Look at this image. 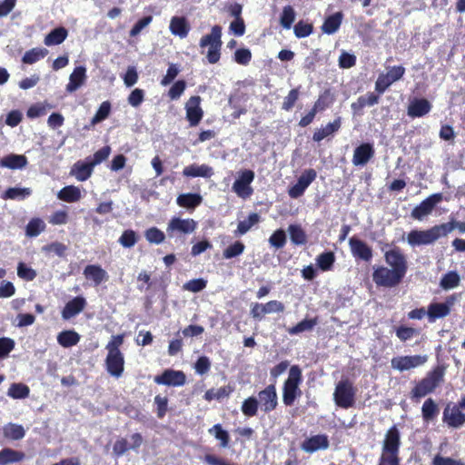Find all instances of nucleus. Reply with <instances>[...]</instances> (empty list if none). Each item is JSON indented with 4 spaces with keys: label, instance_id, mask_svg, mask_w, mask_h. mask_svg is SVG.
I'll list each match as a JSON object with an SVG mask.
<instances>
[{
    "label": "nucleus",
    "instance_id": "338daca9",
    "mask_svg": "<svg viewBox=\"0 0 465 465\" xmlns=\"http://www.w3.org/2000/svg\"><path fill=\"white\" fill-rule=\"evenodd\" d=\"M211 361L207 356H200L194 363L195 372L199 375L206 374L211 369Z\"/></svg>",
    "mask_w": 465,
    "mask_h": 465
},
{
    "label": "nucleus",
    "instance_id": "7ed1b4c3",
    "mask_svg": "<svg viewBox=\"0 0 465 465\" xmlns=\"http://www.w3.org/2000/svg\"><path fill=\"white\" fill-rule=\"evenodd\" d=\"M302 382V369L298 365H292L282 386V402L286 407L292 406L295 401L302 396V392L300 389Z\"/></svg>",
    "mask_w": 465,
    "mask_h": 465
},
{
    "label": "nucleus",
    "instance_id": "4c0bfd02",
    "mask_svg": "<svg viewBox=\"0 0 465 465\" xmlns=\"http://www.w3.org/2000/svg\"><path fill=\"white\" fill-rule=\"evenodd\" d=\"M208 432L219 440V446L223 449L228 448L230 445V435L222 424L217 423L208 430Z\"/></svg>",
    "mask_w": 465,
    "mask_h": 465
},
{
    "label": "nucleus",
    "instance_id": "4be33fe9",
    "mask_svg": "<svg viewBox=\"0 0 465 465\" xmlns=\"http://www.w3.org/2000/svg\"><path fill=\"white\" fill-rule=\"evenodd\" d=\"M432 108V104L426 98H413L410 101L407 114L411 118H420L428 114Z\"/></svg>",
    "mask_w": 465,
    "mask_h": 465
},
{
    "label": "nucleus",
    "instance_id": "3c124183",
    "mask_svg": "<svg viewBox=\"0 0 465 465\" xmlns=\"http://www.w3.org/2000/svg\"><path fill=\"white\" fill-rule=\"evenodd\" d=\"M139 240L137 232L132 229H128L123 232L122 235L118 239V242L124 248L134 247Z\"/></svg>",
    "mask_w": 465,
    "mask_h": 465
},
{
    "label": "nucleus",
    "instance_id": "79ce46f5",
    "mask_svg": "<svg viewBox=\"0 0 465 465\" xmlns=\"http://www.w3.org/2000/svg\"><path fill=\"white\" fill-rule=\"evenodd\" d=\"M318 317L312 319H304L298 322L296 325L288 329V332L291 335H296L306 331H312L314 326L318 324Z\"/></svg>",
    "mask_w": 465,
    "mask_h": 465
},
{
    "label": "nucleus",
    "instance_id": "9d476101",
    "mask_svg": "<svg viewBox=\"0 0 465 465\" xmlns=\"http://www.w3.org/2000/svg\"><path fill=\"white\" fill-rule=\"evenodd\" d=\"M443 200L441 193H436L430 194L424 199L419 205L414 207L411 213V216L418 221L423 220L424 217L428 216L432 213L435 206Z\"/></svg>",
    "mask_w": 465,
    "mask_h": 465
},
{
    "label": "nucleus",
    "instance_id": "423d86ee",
    "mask_svg": "<svg viewBox=\"0 0 465 465\" xmlns=\"http://www.w3.org/2000/svg\"><path fill=\"white\" fill-rule=\"evenodd\" d=\"M445 236L442 224L434 225L428 230H411L407 235V242L411 246L428 245L436 242L440 237Z\"/></svg>",
    "mask_w": 465,
    "mask_h": 465
},
{
    "label": "nucleus",
    "instance_id": "5701e85b",
    "mask_svg": "<svg viewBox=\"0 0 465 465\" xmlns=\"http://www.w3.org/2000/svg\"><path fill=\"white\" fill-rule=\"evenodd\" d=\"M83 274L94 286H99L108 280V274L99 264H89L84 267Z\"/></svg>",
    "mask_w": 465,
    "mask_h": 465
},
{
    "label": "nucleus",
    "instance_id": "603ef678",
    "mask_svg": "<svg viewBox=\"0 0 465 465\" xmlns=\"http://www.w3.org/2000/svg\"><path fill=\"white\" fill-rule=\"evenodd\" d=\"M460 278L457 272L450 271L445 273L440 280V286L444 290H450L460 284Z\"/></svg>",
    "mask_w": 465,
    "mask_h": 465
},
{
    "label": "nucleus",
    "instance_id": "5fc2aeb1",
    "mask_svg": "<svg viewBox=\"0 0 465 465\" xmlns=\"http://www.w3.org/2000/svg\"><path fill=\"white\" fill-rule=\"evenodd\" d=\"M144 237L150 243L160 244L164 242L165 234L157 227H150L144 232Z\"/></svg>",
    "mask_w": 465,
    "mask_h": 465
},
{
    "label": "nucleus",
    "instance_id": "6ab92c4d",
    "mask_svg": "<svg viewBox=\"0 0 465 465\" xmlns=\"http://www.w3.org/2000/svg\"><path fill=\"white\" fill-rule=\"evenodd\" d=\"M107 372L113 377L119 378L124 371V356L122 352H107L105 358Z\"/></svg>",
    "mask_w": 465,
    "mask_h": 465
},
{
    "label": "nucleus",
    "instance_id": "c03bdc74",
    "mask_svg": "<svg viewBox=\"0 0 465 465\" xmlns=\"http://www.w3.org/2000/svg\"><path fill=\"white\" fill-rule=\"evenodd\" d=\"M259 401L256 397L250 396L245 399L241 406L242 414L246 417H254L258 414Z\"/></svg>",
    "mask_w": 465,
    "mask_h": 465
},
{
    "label": "nucleus",
    "instance_id": "8fccbe9b",
    "mask_svg": "<svg viewBox=\"0 0 465 465\" xmlns=\"http://www.w3.org/2000/svg\"><path fill=\"white\" fill-rule=\"evenodd\" d=\"M52 108L54 105L48 103H36L28 108L26 115L28 118L34 119L46 114L47 111Z\"/></svg>",
    "mask_w": 465,
    "mask_h": 465
},
{
    "label": "nucleus",
    "instance_id": "4468645a",
    "mask_svg": "<svg viewBox=\"0 0 465 465\" xmlns=\"http://www.w3.org/2000/svg\"><path fill=\"white\" fill-rule=\"evenodd\" d=\"M197 228V223L191 218L182 219L173 217L167 225V233L169 237H173L175 233L190 234Z\"/></svg>",
    "mask_w": 465,
    "mask_h": 465
},
{
    "label": "nucleus",
    "instance_id": "ea45409f",
    "mask_svg": "<svg viewBox=\"0 0 465 465\" xmlns=\"http://www.w3.org/2000/svg\"><path fill=\"white\" fill-rule=\"evenodd\" d=\"M288 232L294 245H304L307 242L306 232L300 224H290Z\"/></svg>",
    "mask_w": 465,
    "mask_h": 465
},
{
    "label": "nucleus",
    "instance_id": "c85d7f7f",
    "mask_svg": "<svg viewBox=\"0 0 465 465\" xmlns=\"http://www.w3.org/2000/svg\"><path fill=\"white\" fill-rule=\"evenodd\" d=\"M183 174L186 177H204L210 178L213 174V168L207 164H191L183 170Z\"/></svg>",
    "mask_w": 465,
    "mask_h": 465
},
{
    "label": "nucleus",
    "instance_id": "7c9ffc66",
    "mask_svg": "<svg viewBox=\"0 0 465 465\" xmlns=\"http://www.w3.org/2000/svg\"><path fill=\"white\" fill-rule=\"evenodd\" d=\"M380 95L378 93L370 92L366 95L358 97L357 101L351 104L352 111L360 113L365 106H373L379 104Z\"/></svg>",
    "mask_w": 465,
    "mask_h": 465
},
{
    "label": "nucleus",
    "instance_id": "de8ad7c7",
    "mask_svg": "<svg viewBox=\"0 0 465 465\" xmlns=\"http://www.w3.org/2000/svg\"><path fill=\"white\" fill-rule=\"evenodd\" d=\"M422 418L425 421L432 420L439 414V408L433 399H427L421 408Z\"/></svg>",
    "mask_w": 465,
    "mask_h": 465
},
{
    "label": "nucleus",
    "instance_id": "69168bd1",
    "mask_svg": "<svg viewBox=\"0 0 465 465\" xmlns=\"http://www.w3.org/2000/svg\"><path fill=\"white\" fill-rule=\"evenodd\" d=\"M269 242L272 246L280 249L286 243V234L282 229L276 230L269 238Z\"/></svg>",
    "mask_w": 465,
    "mask_h": 465
},
{
    "label": "nucleus",
    "instance_id": "58836bf2",
    "mask_svg": "<svg viewBox=\"0 0 465 465\" xmlns=\"http://www.w3.org/2000/svg\"><path fill=\"white\" fill-rule=\"evenodd\" d=\"M260 222V215L257 213H252L244 221H240L237 229L234 231V235H243L251 230V228Z\"/></svg>",
    "mask_w": 465,
    "mask_h": 465
},
{
    "label": "nucleus",
    "instance_id": "f257e3e1",
    "mask_svg": "<svg viewBox=\"0 0 465 465\" xmlns=\"http://www.w3.org/2000/svg\"><path fill=\"white\" fill-rule=\"evenodd\" d=\"M385 262L390 266H378L373 270L372 281L378 287L393 288L398 286L404 279L408 271L407 257L402 250L394 246L384 251Z\"/></svg>",
    "mask_w": 465,
    "mask_h": 465
},
{
    "label": "nucleus",
    "instance_id": "2f4dec72",
    "mask_svg": "<svg viewBox=\"0 0 465 465\" xmlns=\"http://www.w3.org/2000/svg\"><path fill=\"white\" fill-rule=\"evenodd\" d=\"M27 164V158L22 154L10 153L0 161L2 167H6L12 170L22 169Z\"/></svg>",
    "mask_w": 465,
    "mask_h": 465
},
{
    "label": "nucleus",
    "instance_id": "412c9836",
    "mask_svg": "<svg viewBox=\"0 0 465 465\" xmlns=\"http://www.w3.org/2000/svg\"><path fill=\"white\" fill-rule=\"evenodd\" d=\"M375 150L371 143H362L354 149L352 155V164L355 166H364L374 156Z\"/></svg>",
    "mask_w": 465,
    "mask_h": 465
},
{
    "label": "nucleus",
    "instance_id": "bf43d9fd",
    "mask_svg": "<svg viewBox=\"0 0 465 465\" xmlns=\"http://www.w3.org/2000/svg\"><path fill=\"white\" fill-rule=\"evenodd\" d=\"M111 112V104L109 101L103 102L98 110L96 111L94 116L91 120V125H95L96 124L105 120Z\"/></svg>",
    "mask_w": 465,
    "mask_h": 465
},
{
    "label": "nucleus",
    "instance_id": "ddd939ff",
    "mask_svg": "<svg viewBox=\"0 0 465 465\" xmlns=\"http://www.w3.org/2000/svg\"><path fill=\"white\" fill-rule=\"evenodd\" d=\"M456 302L454 294L446 298L444 302H431L428 306L427 315L430 322H435L437 319L444 318L450 313L451 307Z\"/></svg>",
    "mask_w": 465,
    "mask_h": 465
},
{
    "label": "nucleus",
    "instance_id": "49530a36",
    "mask_svg": "<svg viewBox=\"0 0 465 465\" xmlns=\"http://www.w3.org/2000/svg\"><path fill=\"white\" fill-rule=\"evenodd\" d=\"M47 54L48 51L45 48H32L25 53L22 57V62L24 64H32L43 59Z\"/></svg>",
    "mask_w": 465,
    "mask_h": 465
},
{
    "label": "nucleus",
    "instance_id": "2eb2a0df",
    "mask_svg": "<svg viewBox=\"0 0 465 465\" xmlns=\"http://www.w3.org/2000/svg\"><path fill=\"white\" fill-rule=\"evenodd\" d=\"M427 359L426 355L397 356L391 359V363L394 370L405 371L423 365Z\"/></svg>",
    "mask_w": 465,
    "mask_h": 465
},
{
    "label": "nucleus",
    "instance_id": "f3484780",
    "mask_svg": "<svg viewBox=\"0 0 465 465\" xmlns=\"http://www.w3.org/2000/svg\"><path fill=\"white\" fill-rule=\"evenodd\" d=\"M330 447L329 437L326 434H316L306 438L301 443V449L306 453L325 450Z\"/></svg>",
    "mask_w": 465,
    "mask_h": 465
},
{
    "label": "nucleus",
    "instance_id": "a19ab883",
    "mask_svg": "<svg viewBox=\"0 0 465 465\" xmlns=\"http://www.w3.org/2000/svg\"><path fill=\"white\" fill-rule=\"evenodd\" d=\"M335 262L333 252H323L316 257V264L322 272L331 271Z\"/></svg>",
    "mask_w": 465,
    "mask_h": 465
},
{
    "label": "nucleus",
    "instance_id": "c9c22d12",
    "mask_svg": "<svg viewBox=\"0 0 465 465\" xmlns=\"http://www.w3.org/2000/svg\"><path fill=\"white\" fill-rule=\"evenodd\" d=\"M57 197L66 203H75L81 199L82 193L77 186L66 185L58 192Z\"/></svg>",
    "mask_w": 465,
    "mask_h": 465
},
{
    "label": "nucleus",
    "instance_id": "473e14b6",
    "mask_svg": "<svg viewBox=\"0 0 465 465\" xmlns=\"http://www.w3.org/2000/svg\"><path fill=\"white\" fill-rule=\"evenodd\" d=\"M68 31L64 26H59L53 29L45 37L44 43L47 46L58 45L62 44L67 37Z\"/></svg>",
    "mask_w": 465,
    "mask_h": 465
},
{
    "label": "nucleus",
    "instance_id": "a18cd8bd",
    "mask_svg": "<svg viewBox=\"0 0 465 465\" xmlns=\"http://www.w3.org/2000/svg\"><path fill=\"white\" fill-rule=\"evenodd\" d=\"M30 394V389L24 383H12L7 391V395L12 399H25Z\"/></svg>",
    "mask_w": 465,
    "mask_h": 465
},
{
    "label": "nucleus",
    "instance_id": "f8f14e48",
    "mask_svg": "<svg viewBox=\"0 0 465 465\" xmlns=\"http://www.w3.org/2000/svg\"><path fill=\"white\" fill-rule=\"evenodd\" d=\"M259 407L264 413L273 411L278 406V396L275 384H269L258 392Z\"/></svg>",
    "mask_w": 465,
    "mask_h": 465
},
{
    "label": "nucleus",
    "instance_id": "13d9d810",
    "mask_svg": "<svg viewBox=\"0 0 465 465\" xmlns=\"http://www.w3.org/2000/svg\"><path fill=\"white\" fill-rule=\"evenodd\" d=\"M25 430L22 425L18 424H9L8 426L4 428V435L5 437L11 440H21L25 437Z\"/></svg>",
    "mask_w": 465,
    "mask_h": 465
},
{
    "label": "nucleus",
    "instance_id": "9b49d317",
    "mask_svg": "<svg viewBox=\"0 0 465 465\" xmlns=\"http://www.w3.org/2000/svg\"><path fill=\"white\" fill-rule=\"evenodd\" d=\"M460 405V401L453 405L449 403L443 411L442 420L450 428H460L465 423V413L461 411L465 407Z\"/></svg>",
    "mask_w": 465,
    "mask_h": 465
},
{
    "label": "nucleus",
    "instance_id": "4d7b16f0",
    "mask_svg": "<svg viewBox=\"0 0 465 465\" xmlns=\"http://www.w3.org/2000/svg\"><path fill=\"white\" fill-rule=\"evenodd\" d=\"M293 32L297 38H305L313 32V25L312 23L300 20L294 26Z\"/></svg>",
    "mask_w": 465,
    "mask_h": 465
},
{
    "label": "nucleus",
    "instance_id": "b1692460",
    "mask_svg": "<svg viewBox=\"0 0 465 465\" xmlns=\"http://www.w3.org/2000/svg\"><path fill=\"white\" fill-rule=\"evenodd\" d=\"M86 306V300L83 296H76L70 300L62 310L64 320H69L79 314Z\"/></svg>",
    "mask_w": 465,
    "mask_h": 465
},
{
    "label": "nucleus",
    "instance_id": "393cba45",
    "mask_svg": "<svg viewBox=\"0 0 465 465\" xmlns=\"http://www.w3.org/2000/svg\"><path fill=\"white\" fill-rule=\"evenodd\" d=\"M169 30L173 35L183 39L187 37L191 30V25L185 16L175 15L170 20Z\"/></svg>",
    "mask_w": 465,
    "mask_h": 465
},
{
    "label": "nucleus",
    "instance_id": "bb28decb",
    "mask_svg": "<svg viewBox=\"0 0 465 465\" xmlns=\"http://www.w3.org/2000/svg\"><path fill=\"white\" fill-rule=\"evenodd\" d=\"M343 16H344L343 13L341 11L336 12L331 15H328L324 19V21L321 26L322 33H324L326 35L335 34L341 27V25L343 20Z\"/></svg>",
    "mask_w": 465,
    "mask_h": 465
},
{
    "label": "nucleus",
    "instance_id": "37998d69",
    "mask_svg": "<svg viewBox=\"0 0 465 465\" xmlns=\"http://www.w3.org/2000/svg\"><path fill=\"white\" fill-rule=\"evenodd\" d=\"M45 230V223L41 218H32L25 226V235L33 238Z\"/></svg>",
    "mask_w": 465,
    "mask_h": 465
},
{
    "label": "nucleus",
    "instance_id": "1a4fd4ad",
    "mask_svg": "<svg viewBox=\"0 0 465 465\" xmlns=\"http://www.w3.org/2000/svg\"><path fill=\"white\" fill-rule=\"evenodd\" d=\"M254 172L249 169H245L240 172L239 177L234 181L232 184L233 192L243 199L249 198L253 189L251 187V183L254 180Z\"/></svg>",
    "mask_w": 465,
    "mask_h": 465
},
{
    "label": "nucleus",
    "instance_id": "cd10ccee",
    "mask_svg": "<svg viewBox=\"0 0 465 465\" xmlns=\"http://www.w3.org/2000/svg\"><path fill=\"white\" fill-rule=\"evenodd\" d=\"M94 166L89 162V158L86 159V162L77 161L71 171V173L74 175V177L80 181H86L93 173Z\"/></svg>",
    "mask_w": 465,
    "mask_h": 465
},
{
    "label": "nucleus",
    "instance_id": "e2e57ef3",
    "mask_svg": "<svg viewBox=\"0 0 465 465\" xmlns=\"http://www.w3.org/2000/svg\"><path fill=\"white\" fill-rule=\"evenodd\" d=\"M17 275L25 281H33L36 277V272L25 262H19L17 265Z\"/></svg>",
    "mask_w": 465,
    "mask_h": 465
},
{
    "label": "nucleus",
    "instance_id": "e433bc0d",
    "mask_svg": "<svg viewBox=\"0 0 465 465\" xmlns=\"http://www.w3.org/2000/svg\"><path fill=\"white\" fill-rule=\"evenodd\" d=\"M80 335L74 330L63 331L57 335L58 343L64 348L76 345L80 341Z\"/></svg>",
    "mask_w": 465,
    "mask_h": 465
},
{
    "label": "nucleus",
    "instance_id": "f704fd0d",
    "mask_svg": "<svg viewBox=\"0 0 465 465\" xmlns=\"http://www.w3.org/2000/svg\"><path fill=\"white\" fill-rule=\"evenodd\" d=\"M335 101V96L330 88L325 89L319 94L312 108L317 112H322L329 108Z\"/></svg>",
    "mask_w": 465,
    "mask_h": 465
},
{
    "label": "nucleus",
    "instance_id": "20e7f679",
    "mask_svg": "<svg viewBox=\"0 0 465 465\" xmlns=\"http://www.w3.org/2000/svg\"><path fill=\"white\" fill-rule=\"evenodd\" d=\"M222 26L215 25L212 27L211 33L203 35L200 39L199 45L201 48L209 46L206 58L210 64H216L221 58L222 41Z\"/></svg>",
    "mask_w": 465,
    "mask_h": 465
},
{
    "label": "nucleus",
    "instance_id": "6e6d98bb",
    "mask_svg": "<svg viewBox=\"0 0 465 465\" xmlns=\"http://www.w3.org/2000/svg\"><path fill=\"white\" fill-rule=\"evenodd\" d=\"M244 250V243L241 241H236L223 250V256L224 259H232L242 254Z\"/></svg>",
    "mask_w": 465,
    "mask_h": 465
},
{
    "label": "nucleus",
    "instance_id": "680f3d73",
    "mask_svg": "<svg viewBox=\"0 0 465 465\" xmlns=\"http://www.w3.org/2000/svg\"><path fill=\"white\" fill-rule=\"evenodd\" d=\"M396 336L400 339L401 341H406L408 340L412 339L414 336L419 334L418 330L405 326L401 325L395 329Z\"/></svg>",
    "mask_w": 465,
    "mask_h": 465
},
{
    "label": "nucleus",
    "instance_id": "a211bd4d",
    "mask_svg": "<svg viewBox=\"0 0 465 465\" xmlns=\"http://www.w3.org/2000/svg\"><path fill=\"white\" fill-rule=\"evenodd\" d=\"M201 97L199 95L191 96L185 104L186 119L190 126H196L202 121L203 111L200 106Z\"/></svg>",
    "mask_w": 465,
    "mask_h": 465
},
{
    "label": "nucleus",
    "instance_id": "a878e982",
    "mask_svg": "<svg viewBox=\"0 0 465 465\" xmlns=\"http://www.w3.org/2000/svg\"><path fill=\"white\" fill-rule=\"evenodd\" d=\"M86 80V68L84 66H77L74 69L69 76V83L66 84L65 90L73 93L79 89Z\"/></svg>",
    "mask_w": 465,
    "mask_h": 465
},
{
    "label": "nucleus",
    "instance_id": "c756f323",
    "mask_svg": "<svg viewBox=\"0 0 465 465\" xmlns=\"http://www.w3.org/2000/svg\"><path fill=\"white\" fill-rule=\"evenodd\" d=\"M341 125V117H337L333 120V122L329 123L325 127H322L321 129H317L312 135V140L314 142L320 143L327 136L336 133L339 131Z\"/></svg>",
    "mask_w": 465,
    "mask_h": 465
},
{
    "label": "nucleus",
    "instance_id": "f03ea898",
    "mask_svg": "<svg viewBox=\"0 0 465 465\" xmlns=\"http://www.w3.org/2000/svg\"><path fill=\"white\" fill-rule=\"evenodd\" d=\"M445 367L437 365L424 378L416 382L410 393L411 401H418L420 398L433 392L443 381Z\"/></svg>",
    "mask_w": 465,
    "mask_h": 465
},
{
    "label": "nucleus",
    "instance_id": "dca6fc26",
    "mask_svg": "<svg viewBox=\"0 0 465 465\" xmlns=\"http://www.w3.org/2000/svg\"><path fill=\"white\" fill-rule=\"evenodd\" d=\"M157 384L166 386H183L186 382V376L182 371L165 370L161 375H156L153 379Z\"/></svg>",
    "mask_w": 465,
    "mask_h": 465
},
{
    "label": "nucleus",
    "instance_id": "052dcab7",
    "mask_svg": "<svg viewBox=\"0 0 465 465\" xmlns=\"http://www.w3.org/2000/svg\"><path fill=\"white\" fill-rule=\"evenodd\" d=\"M300 97V87L293 88L289 91L288 94L284 97L282 104V109L289 112L291 111Z\"/></svg>",
    "mask_w": 465,
    "mask_h": 465
},
{
    "label": "nucleus",
    "instance_id": "774afa93",
    "mask_svg": "<svg viewBox=\"0 0 465 465\" xmlns=\"http://www.w3.org/2000/svg\"><path fill=\"white\" fill-rule=\"evenodd\" d=\"M186 88L184 80L176 81L168 91V95L172 100H177L183 94Z\"/></svg>",
    "mask_w": 465,
    "mask_h": 465
},
{
    "label": "nucleus",
    "instance_id": "0eeeda50",
    "mask_svg": "<svg viewBox=\"0 0 465 465\" xmlns=\"http://www.w3.org/2000/svg\"><path fill=\"white\" fill-rule=\"evenodd\" d=\"M405 74V68L402 65H394L388 67L386 73L379 74L375 82V91L382 94L393 83L401 80Z\"/></svg>",
    "mask_w": 465,
    "mask_h": 465
},
{
    "label": "nucleus",
    "instance_id": "09e8293b",
    "mask_svg": "<svg viewBox=\"0 0 465 465\" xmlns=\"http://www.w3.org/2000/svg\"><path fill=\"white\" fill-rule=\"evenodd\" d=\"M296 13L294 8L288 5L282 8L280 15V24L284 29H290L295 20Z\"/></svg>",
    "mask_w": 465,
    "mask_h": 465
},
{
    "label": "nucleus",
    "instance_id": "6e6552de",
    "mask_svg": "<svg viewBox=\"0 0 465 465\" xmlns=\"http://www.w3.org/2000/svg\"><path fill=\"white\" fill-rule=\"evenodd\" d=\"M401 436L398 428L393 425L386 432L382 442L381 456L400 458Z\"/></svg>",
    "mask_w": 465,
    "mask_h": 465
},
{
    "label": "nucleus",
    "instance_id": "864d4df0",
    "mask_svg": "<svg viewBox=\"0 0 465 465\" xmlns=\"http://www.w3.org/2000/svg\"><path fill=\"white\" fill-rule=\"evenodd\" d=\"M32 191L29 188H17L10 187L6 189L2 196L5 200L25 199L31 194Z\"/></svg>",
    "mask_w": 465,
    "mask_h": 465
},
{
    "label": "nucleus",
    "instance_id": "39448f33",
    "mask_svg": "<svg viewBox=\"0 0 465 465\" xmlns=\"http://www.w3.org/2000/svg\"><path fill=\"white\" fill-rule=\"evenodd\" d=\"M356 388L353 383L346 379L340 381L333 392L335 404L342 409H350L355 404Z\"/></svg>",
    "mask_w": 465,
    "mask_h": 465
},
{
    "label": "nucleus",
    "instance_id": "aec40b11",
    "mask_svg": "<svg viewBox=\"0 0 465 465\" xmlns=\"http://www.w3.org/2000/svg\"><path fill=\"white\" fill-rule=\"evenodd\" d=\"M351 254L356 259L370 262L372 258V249L362 240L352 236L349 239Z\"/></svg>",
    "mask_w": 465,
    "mask_h": 465
},
{
    "label": "nucleus",
    "instance_id": "72a5a7b5",
    "mask_svg": "<svg viewBox=\"0 0 465 465\" xmlns=\"http://www.w3.org/2000/svg\"><path fill=\"white\" fill-rule=\"evenodd\" d=\"M203 202V197L199 193H182L177 199L176 203L180 207L187 209H194L199 206Z\"/></svg>",
    "mask_w": 465,
    "mask_h": 465
},
{
    "label": "nucleus",
    "instance_id": "0e129e2a",
    "mask_svg": "<svg viewBox=\"0 0 465 465\" xmlns=\"http://www.w3.org/2000/svg\"><path fill=\"white\" fill-rule=\"evenodd\" d=\"M111 151V147L109 145H105L100 148L98 151H96L94 153L92 159L89 158V162L94 167L95 165L100 164L101 163L105 161L109 157Z\"/></svg>",
    "mask_w": 465,
    "mask_h": 465
}]
</instances>
